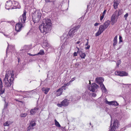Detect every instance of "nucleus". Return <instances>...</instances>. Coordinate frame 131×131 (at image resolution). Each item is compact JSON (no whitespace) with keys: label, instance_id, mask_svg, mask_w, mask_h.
Returning <instances> with one entry per match:
<instances>
[{"label":"nucleus","instance_id":"obj_1","mask_svg":"<svg viewBox=\"0 0 131 131\" xmlns=\"http://www.w3.org/2000/svg\"><path fill=\"white\" fill-rule=\"evenodd\" d=\"M51 20L48 18H46L43 20V23L39 26L40 31L45 34L49 32L51 29Z\"/></svg>","mask_w":131,"mask_h":131},{"label":"nucleus","instance_id":"obj_2","mask_svg":"<svg viewBox=\"0 0 131 131\" xmlns=\"http://www.w3.org/2000/svg\"><path fill=\"white\" fill-rule=\"evenodd\" d=\"M14 77V75L13 71H6L5 77L4 79V83L5 86L9 87L11 86Z\"/></svg>","mask_w":131,"mask_h":131},{"label":"nucleus","instance_id":"obj_3","mask_svg":"<svg viewBox=\"0 0 131 131\" xmlns=\"http://www.w3.org/2000/svg\"><path fill=\"white\" fill-rule=\"evenodd\" d=\"M80 27L79 26H77L76 27H74L71 29L68 34L64 35V38L67 39L73 37L74 33L76 32L78 29Z\"/></svg>","mask_w":131,"mask_h":131},{"label":"nucleus","instance_id":"obj_4","mask_svg":"<svg viewBox=\"0 0 131 131\" xmlns=\"http://www.w3.org/2000/svg\"><path fill=\"white\" fill-rule=\"evenodd\" d=\"M41 14L39 10H36L32 14V19L34 23L38 22L40 19Z\"/></svg>","mask_w":131,"mask_h":131},{"label":"nucleus","instance_id":"obj_5","mask_svg":"<svg viewBox=\"0 0 131 131\" xmlns=\"http://www.w3.org/2000/svg\"><path fill=\"white\" fill-rule=\"evenodd\" d=\"M119 124L117 120H115L113 124L110 131H117L119 127Z\"/></svg>","mask_w":131,"mask_h":131},{"label":"nucleus","instance_id":"obj_6","mask_svg":"<svg viewBox=\"0 0 131 131\" xmlns=\"http://www.w3.org/2000/svg\"><path fill=\"white\" fill-rule=\"evenodd\" d=\"M117 10L116 11L111 17V21L112 25H113L117 21L118 18V16L117 15Z\"/></svg>","mask_w":131,"mask_h":131},{"label":"nucleus","instance_id":"obj_7","mask_svg":"<svg viewBox=\"0 0 131 131\" xmlns=\"http://www.w3.org/2000/svg\"><path fill=\"white\" fill-rule=\"evenodd\" d=\"M73 81L71 80L69 83L66 84L65 85L63 86L61 88H60L59 90H58L57 91V95L58 96H59L61 95L62 92L66 89V86L70 84V83L71 82Z\"/></svg>","mask_w":131,"mask_h":131},{"label":"nucleus","instance_id":"obj_8","mask_svg":"<svg viewBox=\"0 0 131 131\" xmlns=\"http://www.w3.org/2000/svg\"><path fill=\"white\" fill-rule=\"evenodd\" d=\"M69 103V101L65 99L63 100L60 104H58L57 105L59 107H61L62 106H67L68 105Z\"/></svg>","mask_w":131,"mask_h":131},{"label":"nucleus","instance_id":"obj_9","mask_svg":"<svg viewBox=\"0 0 131 131\" xmlns=\"http://www.w3.org/2000/svg\"><path fill=\"white\" fill-rule=\"evenodd\" d=\"M105 29L103 25H100L98 31L95 34V36H97L100 35Z\"/></svg>","mask_w":131,"mask_h":131},{"label":"nucleus","instance_id":"obj_10","mask_svg":"<svg viewBox=\"0 0 131 131\" xmlns=\"http://www.w3.org/2000/svg\"><path fill=\"white\" fill-rule=\"evenodd\" d=\"M12 1H7L5 5V8L7 9H12L13 8Z\"/></svg>","mask_w":131,"mask_h":131},{"label":"nucleus","instance_id":"obj_11","mask_svg":"<svg viewBox=\"0 0 131 131\" xmlns=\"http://www.w3.org/2000/svg\"><path fill=\"white\" fill-rule=\"evenodd\" d=\"M98 87V86L96 84L93 83L88 88V89L90 91L94 92L97 89Z\"/></svg>","mask_w":131,"mask_h":131},{"label":"nucleus","instance_id":"obj_12","mask_svg":"<svg viewBox=\"0 0 131 131\" xmlns=\"http://www.w3.org/2000/svg\"><path fill=\"white\" fill-rule=\"evenodd\" d=\"M115 74L116 75L120 76H127L128 75L127 73L123 71H117L115 72Z\"/></svg>","mask_w":131,"mask_h":131},{"label":"nucleus","instance_id":"obj_13","mask_svg":"<svg viewBox=\"0 0 131 131\" xmlns=\"http://www.w3.org/2000/svg\"><path fill=\"white\" fill-rule=\"evenodd\" d=\"M26 11L24 10L23 14L19 18V20H20L21 22L22 23H24L25 22L26 19Z\"/></svg>","mask_w":131,"mask_h":131},{"label":"nucleus","instance_id":"obj_14","mask_svg":"<svg viewBox=\"0 0 131 131\" xmlns=\"http://www.w3.org/2000/svg\"><path fill=\"white\" fill-rule=\"evenodd\" d=\"M105 103L106 104H107L109 105H114L117 106L119 105L118 103L116 101H108L107 100L105 101Z\"/></svg>","mask_w":131,"mask_h":131},{"label":"nucleus","instance_id":"obj_15","mask_svg":"<svg viewBox=\"0 0 131 131\" xmlns=\"http://www.w3.org/2000/svg\"><path fill=\"white\" fill-rule=\"evenodd\" d=\"M23 27L22 24L19 23L16 24L15 27V30L17 32L20 31Z\"/></svg>","mask_w":131,"mask_h":131},{"label":"nucleus","instance_id":"obj_16","mask_svg":"<svg viewBox=\"0 0 131 131\" xmlns=\"http://www.w3.org/2000/svg\"><path fill=\"white\" fill-rule=\"evenodd\" d=\"M13 9L19 8L20 7V5L17 2L14 1H12Z\"/></svg>","mask_w":131,"mask_h":131},{"label":"nucleus","instance_id":"obj_17","mask_svg":"<svg viewBox=\"0 0 131 131\" xmlns=\"http://www.w3.org/2000/svg\"><path fill=\"white\" fill-rule=\"evenodd\" d=\"M95 81L101 85L104 81L103 78L101 77H97L95 79Z\"/></svg>","mask_w":131,"mask_h":131},{"label":"nucleus","instance_id":"obj_18","mask_svg":"<svg viewBox=\"0 0 131 131\" xmlns=\"http://www.w3.org/2000/svg\"><path fill=\"white\" fill-rule=\"evenodd\" d=\"M3 84L0 78V95L4 93L5 90L2 88Z\"/></svg>","mask_w":131,"mask_h":131},{"label":"nucleus","instance_id":"obj_19","mask_svg":"<svg viewBox=\"0 0 131 131\" xmlns=\"http://www.w3.org/2000/svg\"><path fill=\"white\" fill-rule=\"evenodd\" d=\"M39 108L38 107H35L34 109H32L30 111L31 114L34 115L36 112H38Z\"/></svg>","mask_w":131,"mask_h":131},{"label":"nucleus","instance_id":"obj_20","mask_svg":"<svg viewBox=\"0 0 131 131\" xmlns=\"http://www.w3.org/2000/svg\"><path fill=\"white\" fill-rule=\"evenodd\" d=\"M118 4L119 2L118 0H114L113 6L115 9H116L117 8Z\"/></svg>","mask_w":131,"mask_h":131},{"label":"nucleus","instance_id":"obj_21","mask_svg":"<svg viewBox=\"0 0 131 131\" xmlns=\"http://www.w3.org/2000/svg\"><path fill=\"white\" fill-rule=\"evenodd\" d=\"M50 89V88H43L42 89V90L45 94H47L49 91Z\"/></svg>","mask_w":131,"mask_h":131},{"label":"nucleus","instance_id":"obj_22","mask_svg":"<svg viewBox=\"0 0 131 131\" xmlns=\"http://www.w3.org/2000/svg\"><path fill=\"white\" fill-rule=\"evenodd\" d=\"M110 21L109 20H107L104 23L103 25L104 26V27L105 29H106L110 25Z\"/></svg>","mask_w":131,"mask_h":131},{"label":"nucleus","instance_id":"obj_23","mask_svg":"<svg viewBox=\"0 0 131 131\" xmlns=\"http://www.w3.org/2000/svg\"><path fill=\"white\" fill-rule=\"evenodd\" d=\"M100 86L102 88V91L106 93V90L103 84H101Z\"/></svg>","mask_w":131,"mask_h":131},{"label":"nucleus","instance_id":"obj_24","mask_svg":"<svg viewBox=\"0 0 131 131\" xmlns=\"http://www.w3.org/2000/svg\"><path fill=\"white\" fill-rule=\"evenodd\" d=\"M117 36H116L114 38L113 41V46H115L117 43Z\"/></svg>","mask_w":131,"mask_h":131},{"label":"nucleus","instance_id":"obj_25","mask_svg":"<svg viewBox=\"0 0 131 131\" xmlns=\"http://www.w3.org/2000/svg\"><path fill=\"white\" fill-rule=\"evenodd\" d=\"M42 46L45 47H50V45L47 42L43 43L42 44Z\"/></svg>","mask_w":131,"mask_h":131},{"label":"nucleus","instance_id":"obj_26","mask_svg":"<svg viewBox=\"0 0 131 131\" xmlns=\"http://www.w3.org/2000/svg\"><path fill=\"white\" fill-rule=\"evenodd\" d=\"M55 124L56 126L58 127H61V126L59 123L58 122L57 120L55 119L54 120Z\"/></svg>","mask_w":131,"mask_h":131},{"label":"nucleus","instance_id":"obj_27","mask_svg":"<svg viewBox=\"0 0 131 131\" xmlns=\"http://www.w3.org/2000/svg\"><path fill=\"white\" fill-rule=\"evenodd\" d=\"M45 53L44 51L43 50H40L39 52L37 54V55L40 54L41 55H43Z\"/></svg>","mask_w":131,"mask_h":131},{"label":"nucleus","instance_id":"obj_28","mask_svg":"<svg viewBox=\"0 0 131 131\" xmlns=\"http://www.w3.org/2000/svg\"><path fill=\"white\" fill-rule=\"evenodd\" d=\"M80 56L81 58L82 59H84L86 56L85 53H84L82 52L80 54Z\"/></svg>","mask_w":131,"mask_h":131},{"label":"nucleus","instance_id":"obj_29","mask_svg":"<svg viewBox=\"0 0 131 131\" xmlns=\"http://www.w3.org/2000/svg\"><path fill=\"white\" fill-rule=\"evenodd\" d=\"M15 92L17 93V95H20L21 94H23L25 92L24 91H16Z\"/></svg>","mask_w":131,"mask_h":131},{"label":"nucleus","instance_id":"obj_30","mask_svg":"<svg viewBox=\"0 0 131 131\" xmlns=\"http://www.w3.org/2000/svg\"><path fill=\"white\" fill-rule=\"evenodd\" d=\"M36 125V123L34 121H31L30 124V125L32 127L35 126Z\"/></svg>","mask_w":131,"mask_h":131},{"label":"nucleus","instance_id":"obj_31","mask_svg":"<svg viewBox=\"0 0 131 131\" xmlns=\"http://www.w3.org/2000/svg\"><path fill=\"white\" fill-rule=\"evenodd\" d=\"M10 124V123L9 122L7 121L4 124V126H8Z\"/></svg>","mask_w":131,"mask_h":131},{"label":"nucleus","instance_id":"obj_32","mask_svg":"<svg viewBox=\"0 0 131 131\" xmlns=\"http://www.w3.org/2000/svg\"><path fill=\"white\" fill-rule=\"evenodd\" d=\"M122 9H119L118 13L117 16H119L121 15L122 13Z\"/></svg>","mask_w":131,"mask_h":131},{"label":"nucleus","instance_id":"obj_33","mask_svg":"<svg viewBox=\"0 0 131 131\" xmlns=\"http://www.w3.org/2000/svg\"><path fill=\"white\" fill-rule=\"evenodd\" d=\"M121 61L120 60H119L116 63V67H119V65L121 63Z\"/></svg>","mask_w":131,"mask_h":131},{"label":"nucleus","instance_id":"obj_34","mask_svg":"<svg viewBox=\"0 0 131 131\" xmlns=\"http://www.w3.org/2000/svg\"><path fill=\"white\" fill-rule=\"evenodd\" d=\"M27 115V113H22L20 114V116L21 117H26Z\"/></svg>","mask_w":131,"mask_h":131},{"label":"nucleus","instance_id":"obj_35","mask_svg":"<svg viewBox=\"0 0 131 131\" xmlns=\"http://www.w3.org/2000/svg\"><path fill=\"white\" fill-rule=\"evenodd\" d=\"M32 127L30 125L27 127V131H29L31 129H33Z\"/></svg>","mask_w":131,"mask_h":131},{"label":"nucleus","instance_id":"obj_36","mask_svg":"<svg viewBox=\"0 0 131 131\" xmlns=\"http://www.w3.org/2000/svg\"><path fill=\"white\" fill-rule=\"evenodd\" d=\"M119 43H120L122 42V37L121 36H119Z\"/></svg>","mask_w":131,"mask_h":131},{"label":"nucleus","instance_id":"obj_37","mask_svg":"<svg viewBox=\"0 0 131 131\" xmlns=\"http://www.w3.org/2000/svg\"><path fill=\"white\" fill-rule=\"evenodd\" d=\"M56 0H45L46 2H53Z\"/></svg>","mask_w":131,"mask_h":131},{"label":"nucleus","instance_id":"obj_38","mask_svg":"<svg viewBox=\"0 0 131 131\" xmlns=\"http://www.w3.org/2000/svg\"><path fill=\"white\" fill-rule=\"evenodd\" d=\"M104 16L102 15L101 16H100V21L102 20L104 17Z\"/></svg>","mask_w":131,"mask_h":131},{"label":"nucleus","instance_id":"obj_39","mask_svg":"<svg viewBox=\"0 0 131 131\" xmlns=\"http://www.w3.org/2000/svg\"><path fill=\"white\" fill-rule=\"evenodd\" d=\"M12 47V46H11L10 45H8V47L7 48V50H6V52L7 53V52L8 51V49L9 48H10L11 49Z\"/></svg>","mask_w":131,"mask_h":131},{"label":"nucleus","instance_id":"obj_40","mask_svg":"<svg viewBox=\"0 0 131 131\" xmlns=\"http://www.w3.org/2000/svg\"><path fill=\"white\" fill-rule=\"evenodd\" d=\"M106 9H105L102 15L104 16L105 14H106Z\"/></svg>","mask_w":131,"mask_h":131},{"label":"nucleus","instance_id":"obj_41","mask_svg":"<svg viewBox=\"0 0 131 131\" xmlns=\"http://www.w3.org/2000/svg\"><path fill=\"white\" fill-rule=\"evenodd\" d=\"M128 13L126 14L124 16V17L125 18V19H126L127 17H128Z\"/></svg>","mask_w":131,"mask_h":131},{"label":"nucleus","instance_id":"obj_42","mask_svg":"<svg viewBox=\"0 0 131 131\" xmlns=\"http://www.w3.org/2000/svg\"><path fill=\"white\" fill-rule=\"evenodd\" d=\"M92 96L93 97H95L96 96V94L95 93H93L92 95Z\"/></svg>","mask_w":131,"mask_h":131},{"label":"nucleus","instance_id":"obj_43","mask_svg":"<svg viewBox=\"0 0 131 131\" xmlns=\"http://www.w3.org/2000/svg\"><path fill=\"white\" fill-rule=\"evenodd\" d=\"M27 54L30 56H35L37 55V54H32L30 53H28Z\"/></svg>","mask_w":131,"mask_h":131},{"label":"nucleus","instance_id":"obj_44","mask_svg":"<svg viewBox=\"0 0 131 131\" xmlns=\"http://www.w3.org/2000/svg\"><path fill=\"white\" fill-rule=\"evenodd\" d=\"M100 24V23H96L94 24V26H98L99 24Z\"/></svg>","mask_w":131,"mask_h":131},{"label":"nucleus","instance_id":"obj_45","mask_svg":"<svg viewBox=\"0 0 131 131\" xmlns=\"http://www.w3.org/2000/svg\"><path fill=\"white\" fill-rule=\"evenodd\" d=\"M85 47V49H89L90 47V46L89 45Z\"/></svg>","mask_w":131,"mask_h":131},{"label":"nucleus","instance_id":"obj_46","mask_svg":"<svg viewBox=\"0 0 131 131\" xmlns=\"http://www.w3.org/2000/svg\"><path fill=\"white\" fill-rule=\"evenodd\" d=\"M87 42L85 44V46H88V45H88V43H89V40H88V39H87Z\"/></svg>","mask_w":131,"mask_h":131},{"label":"nucleus","instance_id":"obj_47","mask_svg":"<svg viewBox=\"0 0 131 131\" xmlns=\"http://www.w3.org/2000/svg\"><path fill=\"white\" fill-rule=\"evenodd\" d=\"M77 52H74L73 53V56H77Z\"/></svg>","mask_w":131,"mask_h":131},{"label":"nucleus","instance_id":"obj_48","mask_svg":"<svg viewBox=\"0 0 131 131\" xmlns=\"http://www.w3.org/2000/svg\"><path fill=\"white\" fill-rule=\"evenodd\" d=\"M4 35H5L6 37H9V36L8 35H5V34H4Z\"/></svg>","mask_w":131,"mask_h":131},{"label":"nucleus","instance_id":"obj_49","mask_svg":"<svg viewBox=\"0 0 131 131\" xmlns=\"http://www.w3.org/2000/svg\"><path fill=\"white\" fill-rule=\"evenodd\" d=\"M80 42V41H78L77 43H76L77 44H79V43Z\"/></svg>","mask_w":131,"mask_h":131},{"label":"nucleus","instance_id":"obj_50","mask_svg":"<svg viewBox=\"0 0 131 131\" xmlns=\"http://www.w3.org/2000/svg\"><path fill=\"white\" fill-rule=\"evenodd\" d=\"M77 48V49H78V51H77V52L78 53V52H79V48H78V47Z\"/></svg>","mask_w":131,"mask_h":131},{"label":"nucleus","instance_id":"obj_51","mask_svg":"<svg viewBox=\"0 0 131 131\" xmlns=\"http://www.w3.org/2000/svg\"><path fill=\"white\" fill-rule=\"evenodd\" d=\"M89 81V83H90V81Z\"/></svg>","mask_w":131,"mask_h":131},{"label":"nucleus","instance_id":"obj_52","mask_svg":"<svg viewBox=\"0 0 131 131\" xmlns=\"http://www.w3.org/2000/svg\"><path fill=\"white\" fill-rule=\"evenodd\" d=\"M2 32V31L0 30V32Z\"/></svg>","mask_w":131,"mask_h":131},{"label":"nucleus","instance_id":"obj_53","mask_svg":"<svg viewBox=\"0 0 131 131\" xmlns=\"http://www.w3.org/2000/svg\"><path fill=\"white\" fill-rule=\"evenodd\" d=\"M15 35V33H14V35Z\"/></svg>","mask_w":131,"mask_h":131},{"label":"nucleus","instance_id":"obj_54","mask_svg":"<svg viewBox=\"0 0 131 131\" xmlns=\"http://www.w3.org/2000/svg\"><path fill=\"white\" fill-rule=\"evenodd\" d=\"M4 131H5V130H4Z\"/></svg>","mask_w":131,"mask_h":131}]
</instances>
